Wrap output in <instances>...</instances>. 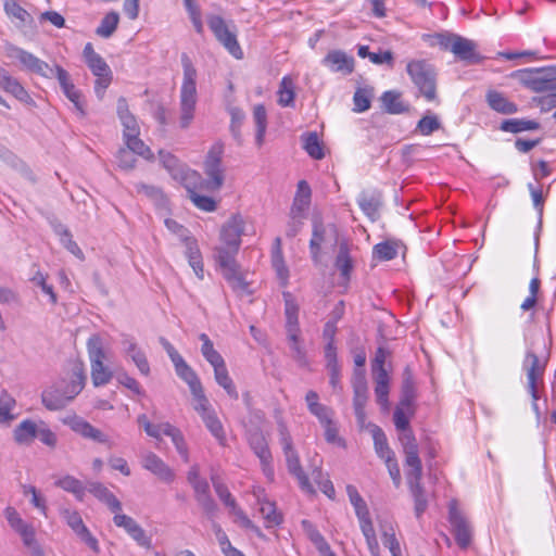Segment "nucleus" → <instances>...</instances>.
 <instances>
[{
  "label": "nucleus",
  "instance_id": "nucleus-1",
  "mask_svg": "<svg viewBox=\"0 0 556 556\" xmlns=\"http://www.w3.org/2000/svg\"><path fill=\"white\" fill-rule=\"evenodd\" d=\"M181 64L184 68V79L180 88L179 125L182 129H186L191 125L194 118L197 104V70L186 53L181 55Z\"/></svg>",
  "mask_w": 556,
  "mask_h": 556
},
{
  "label": "nucleus",
  "instance_id": "nucleus-2",
  "mask_svg": "<svg viewBox=\"0 0 556 556\" xmlns=\"http://www.w3.org/2000/svg\"><path fill=\"white\" fill-rule=\"evenodd\" d=\"M440 49L452 52L457 60L477 64L481 56L477 52V43L468 38L453 33H438L432 36Z\"/></svg>",
  "mask_w": 556,
  "mask_h": 556
},
{
  "label": "nucleus",
  "instance_id": "nucleus-3",
  "mask_svg": "<svg viewBox=\"0 0 556 556\" xmlns=\"http://www.w3.org/2000/svg\"><path fill=\"white\" fill-rule=\"evenodd\" d=\"M278 431L289 473L298 480L299 486L303 492L314 495L316 493L315 489L301 466L300 457L293 446L292 438L282 421L278 422Z\"/></svg>",
  "mask_w": 556,
  "mask_h": 556
},
{
  "label": "nucleus",
  "instance_id": "nucleus-4",
  "mask_svg": "<svg viewBox=\"0 0 556 556\" xmlns=\"http://www.w3.org/2000/svg\"><path fill=\"white\" fill-rule=\"evenodd\" d=\"M407 73L427 101L437 99V74L432 65L426 61H412L407 64Z\"/></svg>",
  "mask_w": 556,
  "mask_h": 556
},
{
  "label": "nucleus",
  "instance_id": "nucleus-5",
  "mask_svg": "<svg viewBox=\"0 0 556 556\" xmlns=\"http://www.w3.org/2000/svg\"><path fill=\"white\" fill-rule=\"evenodd\" d=\"M511 76L532 91H547L555 88L556 65L520 70L514 72Z\"/></svg>",
  "mask_w": 556,
  "mask_h": 556
},
{
  "label": "nucleus",
  "instance_id": "nucleus-6",
  "mask_svg": "<svg viewBox=\"0 0 556 556\" xmlns=\"http://www.w3.org/2000/svg\"><path fill=\"white\" fill-rule=\"evenodd\" d=\"M87 351L91 366V380L94 387H101L111 381L112 371L104 365L105 353L102 339L98 334L91 336L87 341Z\"/></svg>",
  "mask_w": 556,
  "mask_h": 556
},
{
  "label": "nucleus",
  "instance_id": "nucleus-7",
  "mask_svg": "<svg viewBox=\"0 0 556 556\" xmlns=\"http://www.w3.org/2000/svg\"><path fill=\"white\" fill-rule=\"evenodd\" d=\"M224 155V143L220 141L215 142L208 150L203 168L207 180L202 182L207 190H219L225 181V168L223 167L222 160Z\"/></svg>",
  "mask_w": 556,
  "mask_h": 556
},
{
  "label": "nucleus",
  "instance_id": "nucleus-8",
  "mask_svg": "<svg viewBox=\"0 0 556 556\" xmlns=\"http://www.w3.org/2000/svg\"><path fill=\"white\" fill-rule=\"evenodd\" d=\"M216 260L220 266L224 278L239 296L252 294L250 285L240 274L239 266L231 253L224 248H217Z\"/></svg>",
  "mask_w": 556,
  "mask_h": 556
},
{
  "label": "nucleus",
  "instance_id": "nucleus-9",
  "mask_svg": "<svg viewBox=\"0 0 556 556\" xmlns=\"http://www.w3.org/2000/svg\"><path fill=\"white\" fill-rule=\"evenodd\" d=\"M413 415H409L406 410V407L402 406H396L393 413L394 426L396 430L400 431L399 441L405 456L404 462H407L410 456L420 458L418 443L409 426V419Z\"/></svg>",
  "mask_w": 556,
  "mask_h": 556
},
{
  "label": "nucleus",
  "instance_id": "nucleus-10",
  "mask_svg": "<svg viewBox=\"0 0 556 556\" xmlns=\"http://www.w3.org/2000/svg\"><path fill=\"white\" fill-rule=\"evenodd\" d=\"M406 467V479L412 495L415 502V515L419 518L428 506V501L425 495V490L421 485L422 478V464L420 458L409 457L407 462H404Z\"/></svg>",
  "mask_w": 556,
  "mask_h": 556
},
{
  "label": "nucleus",
  "instance_id": "nucleus-11",
  "mask_svg": "<svg viewBox=\"0 0 556 556\" xmlns=\"http://www.w3.org/2000/svg\"><path fill=\"white\" fill-rule=\"evenodd\" d=\"M5 52L8 58L17 60L20 62L21 68L23 71L39 75L48 79L53 78L50 65L33 53L13 45L7 46Z\"/></svg>",
  "mask_w": 556,
  "mask_h": 556
},
{
  "label": "nucleus",
  "instance_id": "nucleus-12",
  "mask_svg": "<svg viewBox=\"0 0 556 556\" xmlns=\"http://www.w3.org/2000/svg\"><path fill=\"white\" fill-rule=\"evenodd\" d=\"M207 25L216 39L232 54L236 59L242 58V50L237 40V36L231 31L225 20L219 15H208Z\"/></svg>",
  "mask_w": 556,
  "mask_h": 556
},
{
  "label": "nucleus",
  "instance_id": "nucleus-13",
  "mask_svg": "<svg viewBox=\"0 0 556 556\" xmlns=\"http://www.w3.org/2000/svg\"><path fill=\"white\" fill-rule=\"evenodd\" d=\"M448 521L457 545L466 549L472 541V528L467 518L457 508L455 501H452L448 506Z\"/></svg>",
  "mask_w": 556,
  "mask_h": 556
},
{
  "label": "nucleus",
  "instance_id": "nucleus-14",
  "mask_svg": "<svg viewBox=\"0 0 556 556\" xmlns=\"http://www.w3.org/2000/svg\"><path fill=\"white\" fill-rule=\"evenodd\" d=\"M244 219L241 215H232L222 227L220 240L226 247V251L235 255L237 254L240 244L241 236L244 235Z\"/></svg>",
  "mask_w": 556,
  "mask_h": 556
},
{
  "label": "nucleus",
  "instance_id": "nucleus-15",
  "mask_svg": "<svg viewBox=\"0 0 556 556\" xmlns=\"http://www.w3.org/2000/svg\"><path fill=\"white\" fill-rule=\"evenodd\" d=\"M61 517L72 531L96 554L100 552L98 540L91 534L86 527L80 514L77 510L63 508L60 510Z\"/></svg>",
  "mask_w": 556,
  "mask_h": 556
},
{
  "label": "nucleus",
  "instance_id": "nucleus-16",
  "mask_svg": "<svg viewBox=\"0 0 556 556\" xmlns=\"http://www.w3.org/2000/svg\"><path fill=\"white\" fill-rule=\"evenodd\" d=\"M74 432L81 435L85 439L92 440L94 442L105 444L109 448L114 446L113 442L109 437L100 429L92 426L89 421L85 420L79 416H72L64 420Z\"/></svg>",
  "mask_w": 556,
  "mask_h": 556
},
{
  "label": "nucleus",
  "instance_id": "nucleus-17",
  "mask_svg": "<svg viewBox=\"0 0 556 556\" xmlns=\"http://www.w3.org/2000/svg\"><path fill=\"white\" fill-rule=\"evenodd\" d=\"M76 396V394L72 393L71 389H67L66 384L61 383L45 390L41 394V402L49 410H60Z\"/></svg>",
  "mask_w": 556,
  "mask_h": 556
},
{
  "label": "nucleus",
  "instance_id": "nucleus-18",
  "mask_svg": "<svg viewBox=\"0 0 556 556\" xmlns=\"http://www.w3.org/2000/svg\"><path fill=\"white\" fill-rule=\"evenodd\" d=\"M523 369L527 372L528 391L530 392L533 402L535 403L539 399L538 381L542 379L545 369V363L541 364L535 353L527 352L523 361Z\"/></svg>",
  "mask_w": 556,
  "mask_h": 556
},
{
  "label": "nucleus",
  "instance_id": "nucleus-19",
  "mask_svg": "<svg viewBox=\"0 0 556 556\" xmlns=\"http://www.w3.org/2000/svg\"><path fill=\"white\" fill-rule=\"evenodd\" d=\"M87 65L91 73L97 77L94 91L99 98H102L105 89L112 81V71L101 55L93 56V60H89Z\"/></svg>",
  "mask_w": 556,
  "mask_h": 556
},
{
  "label": "nucleus",
  "instance_id": "nucleus-20",
  "mask_svg": "<svg viewBox=\"0 0 556 556\" xmlns=\"http://www.w3.org/2000/svg\"><path fill=\"white\" fill-rule=\"evenodd\" d=\"M0 88L7 93L14 97L20 102L27 105H35V101L29 96L28 91L22 86L17 78L10 75V73L0 66Z\"/></svg>",
  "mask_w": 556,
  "mask_h": 556
},
{
  "label": "nucleus",
  "instance_id": "nucleus-21",
  "mask_svg": "<svg viewBox=\"0 0 556 556\" xmlns=\"http://www.w3.org/2000/svg\"><path fill=\"white\" fill-rule=\"evenodd\" d=\"M191 486L194 491V497L204 514L208 518H213L218 510V506L210 493V484L207 480L203 478L202 480L192 483Z\"/></svg>",
  "mask_w": 556,
  "mask_h": 556
},
{
  "label": "nucleus",
  "instance_id": "nucleus-22",
  "mask_svg": "<svg viewBox=\"0 0 556 556\" xmlns=\"http://www.w3.org/2000/svg\"><path fill=\"white\" fill-rule=\"evenodd\" d=\"M142 467L152 472L164 482H172L175 478L174 471L154 453L149 452L142 456Z\"/></svg>",
  "mask_w": 556,
  "mask_h": 556
},
{
  "label": "nucleus",
  "instance_id": "nucleus-23",
  "mask_svg": "<svg viewBox=\"0 0 556 556\" xmlns=\"http://www.w3.org/2000/svg\"><path fill=\"white\" fill-rule=\"evenodd\" d=\"M375 381V394L377 402L383 409L389 407V383L390 377L386 367L371 368Z\"/></svg>",
  "mask_w": 556,
  "mask_h": 556
},
{
  "label": "nucleus",
  "instance_id": "nucleus-24",
  "mask_svg": "<svg viewBox=\"0 0 556 556\" xmlns=\"http://www.w3.org/2000/svg\"><path fill=\"white\" fill-rule=\"evenodd\" d=\"M327 228L319 220L313 222L312 238L309 240V253L311 258L315 265H319L321 262V247L326 242Z\"/></svg>",
  "mask_w": 556,
  "mask_h": 556
},
{
  "label": "nucleus",
  "instance_id": "nucleus-25",
  "mask_svg": "<svg viewBox=\"0 0 556 556\" xmlns=\"http://www.w3.org/2000/svg\"><path fill=\"white\" fill-rule=\"evenodd\" d=\"M324 64L329 66L333 72H343L351 74L354 70L353 58L348 56L343 51H330L323 60Z\"/></svg>",
  "mask_w": 556,
  "mask_h": 556
},
{
  "label": "nucleus",
  "instance_id": "nucleus-26",
  "mask_svg": "<svg viewBox=\"0 0 556 556\" xmlns=\"http://www.w3.org/2000/svg\"><path fill=\"white\" fill-rule=\"evenodd\" d=\"M88 491L100 502L104 503L111 511L118 513L122 510V503L104 484L90 482Z\"/></svg>",
  "mask_w": 556,
  "mask_h": 556
},
{
  "label": "nucleus",
  "instance_id": "nucleus-27",
  "mask_svg": "<svg viewBox=\"0 0 556 556\" xmlns=\"http://www.w3.org/2000/svg\"><path fill=\"white\" fill-rule=\"evenodd\" d=\"M287 339L292 358L299 364V366L306 367L308 365V359L301 339V330H288Z\"/></svg>",
  "mask_w": 556,
  "mask_h": 556
},
{
  "label": "nucleus",
  "instance_id": "nucleus-28",
  "mask_svg": "<svg viewBox=\"0 0 556 556\" xmlns=\"http://www.w3.org/2000/svg\"><path fill=\"white\" fill-rule=\"evenodd\" d=\"M39 422L30 419L23 420L13 431L14 440L20 445H30L37 439Z\"/></svg>",
  "mask_w": 556,
  "mask_h": 556
},
{
  "label": "nucleus",
  "instance_id": "nucleus-29",
  "mask_svg": "<svg viewBox=\"0 0 556 556\" xmlns=\"http://www.w3.org/2000/svg\"><path fill=\"white\" fill-rule=\"evenodd\" d=\"M357 203L362 211L372 220L375 222L379 217V208L381 205L380 194L377 192L363 191L358 199Z\"/></svg>",
  "mask_w": 556,
  "mask_h": 556
},
{
  "label": "nucleus",
  "instance_id": "nucleus-30",
  "mask_svg": "<svg viewBox=\"0 0 556 556\" xmlns=\"http://www.w3.org/2000/svg\"><path fill=\"white\" fill-rule=\"evenodd\" d=\"M415 397L416 391L413 378L408 369L404 372V379L402 383V395L397 406L406 407L409 415L415 414Z\"/></svg>",
  "mask_w": 556,
  "mask_h": 556
},
{
  "label": "nucleus",
  "instance_id": "nucleus-31",
  "mask_svg": "<svg viewBox=\"0 0 556 556\" xmlns=\"http://www.w3.org/2000/svg\"><path fill=\"white\" fill-rule=\"evenodd\" d=\"M182 241L186 245V256L188 258L189 265L192 267L195 275L200 279H203V262L197 240L191 237H186V239Z\"/></svg>",
  "mask_w": 556,
  "mask_h": 556
},
{
  "label": "nucleus",
  "instance_id": "nucleus-32",
  "mask_svg": "<svg viewBox=\"0 0 556 556\" xmlns=\"http://www.w3.org/2000/svg\"><path fill=\"white\" fill-rule=\"evenodd\" d=\"M382 108L389 114H402L409 110L408 105L401 100V92L388 90L380 97Z\"/></svg>",
  "mask_w": 556,
  "mask_h": 556
},
{
  "label": "nucleus",
  "instance_id": "nucleus-33",
  "mask_svg": "<svg viewBox=\"0 0 556 556\" xmlns=\"http://www.w3.org/2000/svg\"><path fill=\"white\" fill-rule=\"evenodd\" d=\"M271 264L277 273L278 278L282 281L283 285H286L289 278V269L283 258L280 237H277L274 241L271 251Z\"/></svg>",
  "mask_w": 556,
  "mask_h": 556
},
{
  "label": "nucleus",
  "instance_id": "nucleus-34",
  "mask_svg": "<svg viewBox=\"0 0 556 556\" xmlns=\"http://www.w3.org/2000/svg\"><path fill=\"white\" fill-rule=\"evenodd\" d=\"M486 101L491 109L502 114H514L518 111L515 103L508 101L501 92L489 91Z\"/></svg>",
  "mask_w": 556,
  "mask_h": 556
},
{
  "label": "nucleus",
  "instance_id": "nucleus-35",
  "mask_svg": "<svg viewBox=\"0 0 556 556\" xmlns=\"http://www.w3.org/2000/svg\"><path fill=\"white\" fill-rule=\"evenodd\" d=\"M371 434L374 439L375 451L383 462L392 457H395V454L390 448L387 437L380 427L374 426Z\"/></svg>",
  "mask_w": 556,
  "mask_h": 556
},
{
  "label": "nucleus",
  "instance_id": "nucleus-36",
  "mask_svg": "<svg viewBox=\"0 0 556 556\" xmlns=\"http://www.w3.org/2000/svg\"><path fill=\"white\" fill-rule=\"evenodd\" d=\"M303 149L314 160H321L325 157L324 147L320 142L317 132H307L301 137Z\"/></svg>",
  "mask_w": 556,
  "mask_h": 556
},
{
  "label": "nucleus",
  "instance_id": "nucleus-37",
  "mask_svg": "<svg viewBox=\"0 0 556 556\" xmlns=\"http://www.w3.org/2000/svg\"><path fill=\"white\" fill-rule=\"evenodd\" d=\"M56 486L61 488L62 490L70 492L74 494V496L78 501H83L86 492V488L83 484V482L78 479H76L73 476H64L60 479H58L54 483Z\"/></svg>",
  "mask_w": 556,
  "mask_h": 556
},
{
  "label": "nucleus",
  "instance_id": "nucleus-38",
  "mask_svg": "<svg viewBox=\"0 0 556 556\" xmlns=\"http://www.w3.org/2000/svg\"><path fill=\"white\" fill-rule=\"evenodd\" d=\"M174 366L177 376L188 384L190 391L193 390V388L202 386L197 372L186 363L184 358L174 363Z\"/></svg>",
  "mask_w": 556,
  "mask_h": 556
},
{
  "label": "nucleus",
  "instance_id": "nucleus-39",
  "mask_svg": "<svg viewBox=\"0 0 556 556\" xmlns=\"http://www.w3.org/2000/svg\"><path fill=\"white\" fill-rule=\"evenodd\" d=\"M294 83L290 76L282 77L278 89V104L287 108L294 105Z\"/></svg>",
  "mask_w": 556,
  "mask_h": 556
},
{
  "label": "nucleus",
  "instance_id": "nucleus-40",
  "mask_svg": "<svg viewBox=\"0 0 556 556\" xmlns=\"http://www.w3.org/2000/svg\"><path fill=\"white\" fill-rule=\"evenodd\" d=\"M253 119L256 126L255 142L258 147H262L267 128V113L263 104L254 106Z\"/></svg>",
  "mask_w": 556,
  "mask_h": 556
},
{
  "label": "nucleus",
  "instance_id": "nucleus-41",
  "mask_svg": "<svg viewBox=\"0 0 556 556\" xmlns=\"http://www.w3.org/2000/svg\"><path fill=\"white\" fill-rule=\"evenodd\" d=\"M87 376L83 362H75L72 366V379L66 383L67 389L72 390L73 394L78 395L85 388Z\"/></svg>",
  "mask_w": 556,
  "mask_h": 556
},
{
  "label": "nucleus",
  "instance_id": "nucleus-42",
  "mask_svg": "<svg viewBox=\"0 0 556 556\" xmlns=\"http://www.w3.org/2000/svg\"><path fill=\"white\" fill-rule=\"evenodd\" d=\"M336 267L340 270L341 276L345 279L350 278L352 271V258L350 257L349 245L345 241L340 242L339 252L334 262Z\"/></svg>",
  "mask_w": 556,
  "mask_h": 556
},
{
  "label": "nucleus",
  "instance_id": "nucleus-43",
  "mask_svg": "<svg viewBox=\"0 0 556 556\" xmlns=\"http://www.w3.org/2000/svg\"><path fill=\"white\" fill-rule=\"evenodd\" d=\"M353 405H366L367 402V381L362 370L355 371L353 377Z\"/></svg>",
  "mask_w": 556,
  "mask_h": 556
},
{
  "label": "nucleus",
  "instance_id": "nucleus-44",
  "mask_svg": "<svg viewBox=\"0 0 556 556\" xmlns=\"http://www.w3.org/2000/svg\"><path fill=\"white\" fill-rule=\"evenodd\" d=\"M214 377L216 382L227 392L231 399L238 400L239 394L232 382V379L229 377L226 364L214 368Z\"/></svg>",
  "mask_w": 556,
  "mask_h": 556
},
{
  "label": "nucleus",
  "instance_id": "nucleus-45",
  "mask_svg": "<svg viewBox=\"0 0 556 556\" xmlns=\"http://www.w3.org/2000/svg\"><path fill=\"white\" fill-rule=\"evenodd\" d=\"M249 444L260 460H266L267 458H270L271 453L262 432H252L249 437Z\"/></svg>",
  "mask_w": 556,
  "mask_h": 556
},
{
  "label": "nucleus",
  "instance_id": "nucleus-46",
  "mask_svg": "<svg viewBox=\"0 0 556 556\" xmlns=\"http://www.w3.org/2000/svg\"><path fill=\"white\" fill-rule=\"evenodd\" d=\"M539 127L540 124L538 122L523 118L506 119L501 125L502 130L513 134L526 130H535L539 129Z\"/></svg>",
  "mask_w": 556,
  "mask_h": 556
},
{
  "label": "nucleus",
  "instance_id": "nucleus-47",
  "mask_svg": "<svg viewBox=\"0 0 556 556\" xmlns=\"http://www.w3.org/2000/svg\"><path fill=\"white\" fill-rule=\"evenodd\" d=\"M286 330H301L299 326V306L291 299L290 293H285Z\"/></svg>",
  "mask_w": 556,
  "mask_h": 556
},
{
  "label": "nucleus",
  "instance_id": "nucleus-48",
  "mask_svg": "<svg viewBox=\"0 0 556 556\" xmlns=\"http://www.w3.org/2000/svg\"><path fill=\"white\" fill-rule=\"evenodd\" d=\"M119 22L118 13L112 11L108 13L96 29V34L103 38H110L116 30Z\"/></svg>",
  "mask_w": 556,
  "mask_h": 556
},
{
  "label": "nucleus",
  "instance_id": "nucleus-49",
  "mask_svg": "<svg viewBox=\"0 0 556 556\" xmlns=\"http://www.w3.org/2000/svg\"><path fill=\"white\" fill-rule=\"evenodd\" d=\"M187 191L188 198L199 210L204 212H214L216 210V201L213 198L200 194L195 188L189 186H187Z\"/></svg>",
  "mask_w": 556,
  "mask_h": 556
},
{
  "label": "nucleus",
  "instance_id": "nucleus-50",
  "mask_svg": "<svg viewBox=\"0 0 556 556\" xmlns=\"http://www.w3.org/2000/svg\"><path fill=\"white\" fill-rule=\"evenodd\" d=\"M204 425L208 429V431L218 440L220 444L225 442V432L223 425L214 410L201 416Z\"/></svg>",
  "mask_w": 556,
  "mask_h": 556
},
{
  "label": "nucleus",
  "instance_id": "nucleus-51",
  "mask_svg": "<svg viewBox=\"0 0 556 556\" xmlns=\"http://www.w3.org/2000/svg\"><path fill=\"white\" fill-rule=\"evenodd\" d=\"M346 493L349 495L350 502L355 509V514L357 518L366 517L369 514L368 507L362 495L358 493L357 489L352 485H346Z\"/></svg>",
  "mask_w": 556,
  "mask_h": 556
},
{
  "label": "nucleus",
  "instance_id": "nucleus-52",
  "mask_svg": "<svg viewBox=\"0 0 556 556\" xmlns=\"http://www.w3.org/2000/svg\"><path fill=\"white\" fill-rule=\"evenodd\" d=\"M228 113L230 115V132L235 140L238 143H241V126L244 122L245 114L244 112L237 106H231L228 109Z\"/></svg>",
  "mask_w": 556,
  "mask_h": 556
},
{
  "label": "nucleus",
  "instance_id": "nucleus-53",
  "mask_svg": "<svg viewBox=\"0 0 556 556\" xmlns=\"http://www.w3.org/2000/svg\"><path fill=\"white\" fill-rule=\"evenodd\" d=\"M4 11L9 17L20 21L23 25L31 22V15L15 0H5Z\"/></svg>",
  "mask_w": 556,
  "mask_h": 556
},
{
  "label": "nucleus",
  "instance_id": "nucleus-54",
  "mask_svg": "<svg viewBox=\"0 0 556 556\" xmlns=\"http://www.w3.org/2000/svg\"><path fill=\"white\" fill-rule=\"evenodd\" d=\"M213 530L220 545L222 552L225 556H241L243 553L238 548L233 547L227 536V534L223 531L220 526L216 522L213 523Z\"/></svg>",
  "mask_w": 556,
  "mask_h": 556
},
{
  "label": "nucleus",
  "instance_id": "nucleus-55",
  "mask_svg": "<svg viewBox=\"0 0 556 556\" xmlns=\"http://www.w3.org/2000/svg\"><path fill=\"white\" fill-rule=\"evenodd\" d=\"M260 511L266 521V527L278 526L282 522V516L277 511L276 505L273 502H262Z\"/></svg>",
  "mask_w": 556,
  "mask_h": 556
},
{
  "label": "nucleus",
  "instance_id": "nucleus-56",
  "mask_svg": "<svg viewBox=\"0 0 556 556\" xmlns=\"http://www.w3.org/2000/svg\"><path fill=\"white\" fill-rule=\"evenodd\" d=\"M372 254L380 261H391L397 255V245L392 241L378 243L374 247Z\"/></svg>",
  "mask_w": 556,
  "mask_h": 556
},
{
  "label": "nucleus",
  "instance_id": "nucleus-57",
  "mask_svg": "<svg viewBox=\"0 0 556 556\" xmlns=\"http://www.w3.org/2000/svg\"><path fill=\"white\" fill-rule=\"evenodd\" d=\"M125 140L127 148L139 156H142L146 160H153V153L150 148L138 138V135H134L132 137H128Z\"/></svg>",
  "mask_w": 556,
  "mask_h": 556
},
{
  "label": "nucleus",
  "instance_id": "nucleus-58",
  "mask_svg": "<svg viewBox=\"0 0 556 556\" xmlns=\"http://www.w3.org/2000/svg\"><path fill=\"white\" fill-rule=\"evenodd\" d=\"M190 392L194 402L193 408L200 416H203L212 412L211 404L204 393V389L202 386L193 388V390H191Z\"/></svg>",
  "mask_w": 556,
  "mask_h": 556
},
{
  "label": "nucleus",
  "instance_id": "nucleus-59",
  "mask_svg": "<svg viewBox=\"0 0 556 556\" xmlns=\"http://www.w3.org/2000/svg\"><path fill=\"white\" fill-rule=\"evenodd\" d=\"M358 55L361 58H369V60L374 64L387 63V64L391 65L393 62V54L391 51L388 50V51H381V52L375 53V52H370L369 48L367 46L358 47Z\"/></svg>",
  "mask_w": 556,
  "mask_h": 556
},
{
  "label": "nucleus",
  "instance_id": "nucleus-60",
  "mask_svg": "<svg viewBox=\"0 0 556 556\" xmlns=\"http://www.w3.org/2000/svg\"><path fill=\"white\" fill-rule=\"evenodd\" d=\"M214 490L220 501L230 509L235 507L236 500L232 497L226 484L215 475L211 477Z\"/></svg>",
  "mask_w": 556,
  "mask_h": 556
},
{
  "label": "nucleus",
  "instance_id": "nucleus-61",
  "mask_svg": "<svg viewBox=\"0 0 556 556\" xmlns=\"http://www.w3.org/2000/svg\"><path fill=\"white\" fill-rule=\"evenodd\" d=\"M372 90L367 88H358L353 97L354 111L365 112L370 108Z\"/></svg>",
  "mask_w": 556,
  "mask_h": 556
},
{
  "label": "nucleus",
  "instance_id": "nucleus-62",
  "mask_svg": "<svg viewBox=\"0 0 556 556\" xmlns=\"http://www.w3.org/2000/svg\"><path fill=\"white\" fill-rule=\"evenodd\" d=\"M441 128V123L437 115L427 114L417 124V130L424 136H429Z\"/></svg>",
  "mask_w": 556,
  "mask_h": 556
},
{
  "label": "nucleus",
  "instance_id": "nucleus-63",
  "mask_svg": "<svg viewBox=\"0 0 556 556\" xmlns=\"http://www.w3.org/2000/svg\"><path fill=\"white\" fill-rule=\"evenodd\" d=\"M15 406V400L9 394L0 395V420L10 421L14 418L12 409Z\"/></svg>",
  "mask_w": 556,
  "mask_h": 556
},
{
  "label": "nucleus",
  "instance_id": "nucleus-64",
  "mask_svg": "<svg viewBox=\"0 0 556 556\" xmlns=\"http://www.w3.org/2000/svg\"><path fill=\"white\" fill-rule=\"evenodd\" d=\"M66 98L75 105L76 110L85 115L84 104L80 101V92L76 89L74 84L71 81L67 85L61 87Z\"/></svg>",
  "mask_w": 556,
  "mask_h": 556
}]
</instances>
